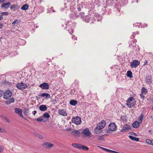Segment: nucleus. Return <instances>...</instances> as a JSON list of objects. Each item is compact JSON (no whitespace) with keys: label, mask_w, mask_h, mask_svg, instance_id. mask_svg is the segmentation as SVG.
I'll use <instances>...</instances> for the list:
<instances>
[{"label":"nucleus","mask_w":153,"mask_h":153,"mask_svg":"<svg viewBox=\"0 0 153 153\" xmlns=\"http://www.w3.org/2000/svg\"><path fill=\"white\" fill-rule=\"evenodd\" d=\"M19 6H18V5L16 4H13L10 7V8L11 10L13 11H15L16 10L19 8Z\"/></svg>","instance_id":"23"},{"label":"nucleus","mask_w":153,"mask_h":153,"mask_svg":"<svg viewBox=\"0 0 153 153\" xmlns=\"http://www.w3.org/2000/svg\"><path fill=\"white\" fill-rule=\"evenodd\" d=\"M131 129V126L127 124H125L124 125L122 128L121 130L120 131L122 132H125L128 131Z\"/></svg>","instance_id":"10"},{"label":"nucleus","mask_w":153,"mask_h":153,"mask_svg":"<svg viewBox=\"0 0 153 153\" xmlns=\"http://www.w3.org/2000/svg\"><path fill=\"white\" fill-rule=\"evenodd\" d=\"M151 132V130H149V132Z\"/></svg>","instance_id":"51"},{"label":"nucleus","mask_w":153,"mask_h":153,"mask_svg":"<svg viewBox=\"0 0 153 153\" xmlns=\"http://www.w3.org/2000/svg\"><path fill=\"white\" fill-rule=\"evenodd\" d=\"M98 140H102L103 139V137L102 136H101L99 137L98 138Z\"/></svg>","instance_id":"43"},{"label":"nucleus","mask_w":153,"mask_h":153,"mask_svg":"<svg viewBox=\"0 0 153 153\" xmlns=\"http://www.w3.org/2000/svg\"><path fill=\"white\" fill-rule=\"evenodd\" d=\"M3 25L2 23H0V29H1L3 27Z\"/></svg>","instance_id":"45"},{"label":"nucleus","mask_w":153,"mask_h":153,"mask_svg":"<svg viewBox=\"0 0 153 153\" xmlns=\"http://www.w3.org/2000/svg\"><path fill=\"white\" fill-rule=\"evenodd\" d=\"M81 149L85 151H88L89 150V148L88 147L82 145H81Z\"/></svg>","instance_id":"33"},{"label":"nucleus","mask_w":153,"mask_h":153,"mask_svg":"<svg viewBox=\"0 0 153 153\" xmlns=\"http://www.w3.org/2000/svg\"><path fill=\"white\" fill-rule=\"evenodd\" d=\"M147 62H147V61H145V62L144 63V65H145L147 63Z\"/></svg>","instance_id":"50"},{"label":"nucleus","mask_w":153,"mask_h":153,"mask_svg":"<svg viewBox=\"0 0 153 153\" xmlns=\"http://www.w3.org/2000/svg\"><path fill=\"white\" fill-rule=\"evenodd\" d=\"M99 148H101V149H103L104 151H105L107 152H111L113 153H119L118 152H116L114 151L108 149H107L102 147H101L100 146H98Z\"/></svg>","instance_id":"17"},{"label":"nucleus","mask_w":153,"mask_h":153,"mask_svg":"<svg viewBox=\"0 0 153 153\" xmlns=\"http://www.w3.org/2000/svg\"><path fill=\"white\" fill-rule=\"evenodd\" d=\"M36 111H34L33 112V114L35 115V114L36 113Z\"/></svg>","instance_id":"47"},{"label":"nucleus","mask_w":153,"mask_h":153,"mask_svg":"<svg viewBox=\"0 0 153 153\" xmlns=\"http://www.w3.org/2000/svg\"><path fill=\"white\" fill-rule=\"evenodd\" d=\"M10 5V4L9 2L7 3H3L1 5V7L2 8L7 9L9 8Z\"/></svg>","instance_id":"18"},{"label":"nucleus","mask_w":153,"mask_h":153,"mask_svg":"<svg viewBox=\"0 0 153 153\" xmlns=\"http://www.w3.org/2000/svg\"><path fill=\"white\" fill-rule=\"evenodd\" d=\"M3 93L4 92L2 90H0V97L2 96Z\"/></svg>","instance_id":"41"},{"label":"nucleus","mask_w":153,"mask_h":153,"mask_svg":"<svg viewBox=\"0 0 153 153\" xmlns=\"http://www.w3.org/2000/svg\"><path fill=\"white\" fill-rule=\"evenodd\" d=\"M141 123L137 121H134L132 124V126L134 128H138Z\"/></svg>","instance_id":"19"},{"label":"nucleus","mask_w":153,"mask_h":153,"mask_svg":"<svg viewBox=\"0 0 153 153\" xmlns=\"http://www.w3.org/2000/svg\"><path fill=\"white\" fill-rule=\"evenodd\" d=\"M117 129V127L115 123L114 122H112L108 125L106 132L108 133H111L116 131Z\"/></svg>","instance_id":"2"},{"label":"nucleus","mask_w":153,"mask_h":153,"mask_svg":"<svg viewBox=\"0 0 153 153\" xmlns=\"http://www.w3.org/2000/svg\"><path fill=\"white\" fill-rule=\"evenodd\" d=\"M146 83L149 84L151 83L152 81L150 77H147L146 79Z\"/></svg>","instance_id":"32"},{"label":"nucleus","mask_w":153,"mask_h":153,"mask_svg":"<svg viewBox=\"0 0 153 153\" xmlns=\"http://www.w3.org/2000/svg\"><path fill=\"white\" fill-rule=\"evenodd\" d=\"M127 117L126 115L122 116L120 117V120L121 122L124 123L126 122L127 121Z\"/></svg>","instance_id":"21"},{"label":"nucleus","mask_w":153,"mask_h":153,"mask_svg":"<svg viewBox=\"0 0 153 153\" xmlns=\"http://www.w3.org/2000/svg\"><path fill=\"white\" fill-rule=\"evenodd\" d=\"M72 145L73 147L75 148H77L78 149L81 148V144H80L74 143L72 144Z\"/></svg>","instance_id":"28"},{"label":"nucleus","mask_w":153,"mask_h":153,"mask_svg":"<svg viewBox=\"0 0 153 153\" xmlns=\"http://www.w3.org/2000/svg\"><path fill=\"white\" fill-rule=\"evenodd\" d=\"M39 87L43 89L48 90L49 89V85L46 82H44L39 85Z\"/></svg>","instance_id":"13"},{"label":"nucleus","mask_w":153,"mask_h":153,"mask_svg":"<svg viewBox=\"0 0 153 153\" xmlns=\"http://www.w3.org/2000/svg\"><path fill=\"white\" fill-rule=\"evenodd\" d=\"M141 92L140 94V96L141 98L143 100L144 99V95H145L147 94V90L144 87H143L141 89Z\"/></svg>","instance_id":"8"},{"label":"nucleus","mask_w":153,"mask_h":153,"mask_svg":"<svg viewBox=\"0 0 153 153\" xmlns=\"http://www.w3.org/2000/svg\"><path fill=\"white\" fill-rule=\"evenodd\" d=\"M15 101L14 99L13 98H11L9 99L8 100H7L6 102V103L7 105H9L10 104L14 102Z\"/></svg>","instance_id":"25"},{"label":"nucleus","mask_w":153,"mask_h":153,"mask_svg":"<svg viewBox=\"0 0 153 153\" xmlns=\"http://www.w3.org/2000/svg\"><path fill=\"white\" fill-rule=\"evenodd\" d=\"M127 76L129 78H132L133 77L131 71H128L127 73Z\"/></svg>","instance_id":"30"},{"label":"nucleus","mask_w":153,"mask_h":153,"mask_svg":"<svg viewBox=\"0 0 153 153\" xmlns=\"http://www.w3.org/2000/svg\"><path fill=\"white\" fill-rule=\"evenodd\" d=\"M12 95V92L9 90L6 91L3 93V97L6 99H8Z\"/></svg>","instance_id":"7"},{"label":"nucleus","mask_w":153,"mask_h":153,"mask_svg":"<svg viewBox=\"0 0 153 153\" xmlns=\"http://www.w3.org/2000/svg\"><path fill=\"white\" fill-rule=\"evenodd\" d=\"M152 108H153V107H152Z\"/></svg>","instance_id":"53"},{"label":"nucleus","mask_w":153,"mask_h":153,"mask_svg":"<svg viewBox=\"0 0 153 153\" xmlns=\"http://www.w3.org/2000/svg\"><path fill=\"white\" fill-rule=\"evenodd\" d=\"M16 24H17V25L19 24L18 20L17 19H16L15 21L13 22L12 24L13 26L15 25Z\"/></svg>","instance_id":"37"},{"label":"nucleus","mask_w":153,"mask_h":153,"mask_svg":"<svg viewBox=\"0 0 153 153\" xmlns=\"http://www.w3.org/2000/svg\"><path fill=\"white\" fill-rule=\"evenodd\" d=\"M16 87L19 89L21 90H23L26 88L27 86L26 84L24 83L20 82L17 84Z\"/></svg>","instance_id":"6"},{"label":"nucleus","mask_w":153,"mask_h":153,"mask_svg":"<svg viewBox=\"0 0 153 153\" xmlns=\"http://www.w3.org/2000/svg\"><path fill=\"white\" fill-rule=\"evenodd\" d=\"M29 8V5L27 4L23 5L21 7V9L23 10H27Z\"/></svg>","instance_id":"27"},{"label":"nucleus","mask_w":153,"mask_h":153,"mask_svg":"<svg viewBox=\"0 0 153 153\" xmlns=\"http://www.w3.org/2000/svg\"><path fill=\"white\" fill-rule=\"evenodd\" d=\"M81 134L85 137H91L92 134L88 128L84 129L81 132Z\"/></svg>","instance_id":"4"},{"label":"nucleus","mask_w":153,"mask_h":153,"mask_svg":"<svg viewBox=\"0 0 153 153\" xmlns=\"http://www.w3.org/2000/svg\"><path fill=\"white\" fill-rule=\"evenodd\" d=\"M66 130L67 131H70L71 130V128H66Z\"/></svg>","instance_id":"48"},{"label":"nucleus","mask_w":153,"mask_h":153,"mask_svg":"<svg viewBox=\"0 0 153 153\" xmlns=\"http://www.w3.org/2000/svg\"><path fill=\"white\" fill-rule=\"evenodd\" d=\"M24 114L25 116H28L29 115V112L28 110L27 109H26L24 111Z\"/></svg>","instance_id":"35"},{"label":"nucleus","mask_w":153,"mask_h":153,"mask_svg":"<svg viewBox=\"0 0 153 153\" xmlns=\"http://www.w3.org/2000/svg\"><path fill=\"white\" fill-rule=\"evenodd\" d=\"M71 122L76 125H78L81 123L82 121L81 118L77 116L72 118L71 119Z\"/></svg>","instance_id":"5"},{"label":"nucleus","mask_w":153,"mask_h":153,"mask_svg":"<svg viewBox=\"0 0 153 153\" xmlns=\"http://www.w3.org/2000/svg\"><path fill=\"white\" fill-rule=\"evenodd\" d=\"M4 119L8 122L9 123L10 122V120L7 117L5 118Z\"/></svg>","instance_id":"44"},{"label":"nucleus","mask_w":153,"mask_h":153,"mask_svg":"<svg viewBox=\"0 0 153 153\" xmlns=\"http://www.w3.org/2000/svg\"><path fill=\"white\" fill-rule=\"evenodd\" d=\"M140 64V62L137 60H134L132 61L130 64V66L132 68H136Z\"/></svg>","instance_id":"9"},{"label":"nucleus","mask_w":153,"mask_h":153,"mask_svg":"<svg viewBox=\"0 0 153 153\" xmlns=\"http://www.w3.org/2000/svg\"><path fill=\"white\" fill-rule=\"evenodd\" d=\"M152 140H151L149 139H146V143L149 145H151L152 144Z\"/></svg>","instance_id":"34"},{"label":"nucleus","mask_w":153,"mask_h":153,"mask_svg":"<svg viewBox=\"0 0 153 153\" xmlns=\"http://www.w3.org/2000/svg\"><path fill=\"white\" fill-rule=\"evenodd\" d=\"M131 134V135H132V136H137V135L134 133V132H132Z\"/></svg>","instance_id":"42"},{"label":"nucleus","mask_w":153,"mask_h":153,"mask_svg":"<svg viewBox=\"0 0 153 153\" xmlns=\"http://www.w3.org/2000/svg\"><path fill=\"white\" fill-rule=\"evenodd\" d=\"M39 109L40 111H44L47 109V107L45 105H42L39 106Z\"/></svg>","instance_id":"22"},{"label":"nucleus","mask_w":153,"mask_h":153,"mask_svg":"<svg viewBox=\"0 0 153 153\" xmlns=\"http://www.w3.org/2000/svg\"><path fill=\"white\" fill-rule=\"evenodd\" d=\"M136 103L135 99L133 97L128 98L126 100V105L129 108H131L134 106Z\"/></svg>","instance_id":"3"},{"label":"nucleus","mask_w":153,"mask_h":153,"mask_svg":"<svg viewBox=\"0 0 153 153\" xmlns=\"http://www.w3.org/2000/svg\"><path fill=\"white\" fill-rule=\"evenodd\" d=\"M40 96L42 97H45L46 100L50 98V95L48 93H43L40 95Z\"/></svg>","instance_id":"24"},{"label":"nucleus","mask_w":153,"mask_h":153,"mask_svg":"<svg viewBox=\"0 0 153 153\" xmlns=\"http://www.w3.org/2000/svg\"><path fill=\"white\" fill-rule=\"evenodd\" d=\"M36 136L39 139H43V136L40 134H36Z\"/></svg>","instance_id":"36"},{"label":"nucleus","mask_w":153,"mask_h":153,"mask_svg":"<svg viewBox=\"0 0 153 153\" xmlns=\"http://www.w3.org/2000/svg\"><path fill=\"white\" fill-rule=\"evenodd\" d=\"M129 137L130 139L132 140H134L136 142H138L139 141V139L138 138H136L134 136L132 135H129Z\"/></svg>","instance_id":"26"},{"label":"nucleus","mask_w":153,"mask_h":153,"mask_svg":"<svg viewBox=\"0 0 153 153\" xmlns=\"http://www.w3.org/2000/svg\"><path fill=\"white\" fill-rule=\"evenodd\" d=\"M14 111L15 112L18 114L20 117L24 118V117L22 114V109L16 108H14Z\"/></svg>","instance_id":"12"},{"label":"nucleus","mask_w":153,"mask_h":153,"mask_svg":"<svg viewBox=\"0 0 153 153\" xmlns=\"http://www.w3.org/2000/svg\"><path fill=\"white\" fill-rule=\"evenodd\" d=\"M0 132L4 133L6 132V131L4 128L0 127Z\"/></svg>","instance_id":"38"},{"label":"nucleus","mask_w":153,"mask_h":153,"mask_svg":"<svg viewBox=\"0 0 153 153\" xmlns=\"http://www.w3.org/2000/svg\"><path fill=\"white\" fill-rule=\"evenodd\" d=\"M58 112L59 115L63 116H66L68 115L66 110L64 109H59L58 110Z\"/></svg>","instance_id":"14"},{"label":"nucleus","mask_w":153,"mask_h":153,"mask_svg":"<svg viewBox=\"0 0 153 153\" xmlns=\"http://www.w3.org/2000/svg\"><path fill=\"white\" fill-rule=\"evenodd\" d=\"M77 103V102L76 100H71L69 102L70 105L73 106L76 105Z\"/></svg>","instance_id":"29"},{"label":"nucleus","mask_w":153,"mask_h":153,"mask_svg":"<svg viewBox=\"0 0 153 153\" xmlns=\"http://www.w3.org/2000/svg\"><path fill=\"white\" fill-rule=\"evenodd\" d=\"M1 16H3L4 15H8V13L7 12H2L1 13Z\"/></svg>","instance_id":"39"},{"label":"nucleus","mask_w":153,"mask_h":153,"mask_svg":"<svg viewBox=\"0 0 153 153\" xmlns=\"http://www.w3.org/2000/svg\"><path fill=\"white\" fill-rule=\"evenodd\" d=\"M143 116L142 114H141L140 116L139 117L138 120L139 121V122H140L141 124L142 123V121L143 120Z\"/></svg>","instance_id":"31"},{"label":"nucleus","mask_w":153,"mask_h":153,"mask_svg":"<svg viewBox=\"0 0 153 153\" xmlns=\"http://www.w3.org/2000/svg\"><path fill=\"white\" fill-rule=\"evenodd\" d=\"M106 124V122L104 120H102L98 124L97 126L102 129L105 126Z\"/></svg>","instance_id":"15"},{"label":"nucleus","mask_w":153,"mask_h":153,"mask_svg":"<svg viewBox=\"0 0 153 153\" xmlns=\"http://www.w3.org/2000/svg\"><path fill=\"white\" fill-rule=\"evenodd\" d=\"M50 117V116L48 113L45 112L42 116L37 118L36 120L40 122H43L45 123L49 121V118Z\"/></svg>","instance_id":"1"},{"label":"nucleus","mask_w":153,"mask_h":153,"mask_svg":"<svg viewBox=\"0 0 153 153\" xmlns=\"http://www.w3.org/2000/svg\"><path fill=\"white\" fill-rule=\"evenodd\" d=\"M4 149L3 147L0 145V153H1L3 151Z\"/></svg>","instance_id":"40"},{"label":"nucleus","mask_w":153,"mask_h":153,"mask_svg":"<svg viewBox=\"0 0 153 153\" xmlns=\"http://www.w3.org/2000/svg\"><path fill=\"white\" fill-rule=\"evenodd\" d=\"M53 145V144L50 142H46L43 143L42 144V146L44 148L46 149H50L52 148Z\"/></svg>","instance_id":"11"},{"label":"nucleus","mask_w":153,"mask_h":153,"mask_svg":"<svg viewBox=\"0 0 153 153\" xmlns=\"http://www.w3.org/2000/svg\"><path fill=\"white\" fill-rule=\"evenodd\" d=\"M71 134L75 137H79L80 135V132L77 130H75L71 131Z\"/></svg>","instance_id":"16"},{"label":"nucleus","mask_w":153,"mask_h":153,"mask_svg":"<svg viewBox=\"0 0 153 153\" xmlns=\"http://www.w3.org/2000/svg\"><path fill=\"white\" fill-rule=\"evenodd\" d=\"M5 0H0V2H4Z\"/></svg>","instance_id":"49"},{"label":"nucleus","mask_w":153,"mask_h":153,"mask_svg":"<svg viewBox=\"0 0 153 153\" xmlns=\"http://www.w3.org/2000/svg\"><path fill=\"white\" fill-rule=\"evenodd\" d=\"M102 129L101 128L97 126L94 129V131L96 134H100L101 133Z\"/></svg>","instance_id":"20"},{"label":"nucleus","mask_w":153,"mask_h":153,"mask_svg":"<svg viewBox=\"0 0 153 153\" xmlns=\"http://www.w3.org/2000/svg\"><path fill=\"white\" fill-rule=\"evenodd\" d=\"M152 145H153V140L152 141Z\"/></svg>","instance_id":"52"},{"label":"nucleus","mask_w":153,"mask_h":153,"mask_svg":"<svg viewBox=\"0 0 153 153\" xmlns=\"http://www.w3.org/2000/svg\"><path fill=\"white\" fill-rule=\"evenodd\" d=\"M3 19L2 16L0 15V21L2 20Z\"/></svg>","instance_id":"46"}]
</instances>
